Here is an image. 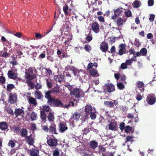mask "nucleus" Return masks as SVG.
I'll use <instances>...</instances> for the list:
<instances>
[{
  "label": "nucleus",
  "mask_w": 156,
  "mask_h": 156,
  "mask_svg": "<svg viewBox=\"0 0 156 156\" xmlns=\"http://www.w3.org/2000/svg\"><path fill=\"white\" fill-rule=\"evenodd\" d=\"M50 106L54 107H63L64 105L61 101L58 98H53L48 104Z\"/></svg>",
  "instance_id": "f257e3e1"
},
{
  "label": "nucleus",
  "mask_w": 156,
  "mask_h": 156,
  "mask_svg": "<svg viewBox=\"0 0 156 156\" xmlns=\"http://www.w3.org/2000/svg\"><path fill=\"white\" fill-rule=\"evenodd\" d=\"M27 71V72H25V76L27 79L32 80L36 78V75L34 74H33L34 70L32 68L30 67L28 69Z\"/></svg>",
  "instance_id": "f03ea898"
},
{
  "label": "nucleus",
  "mask_w": 156,
  "mask_h": 156,
  "mask_svg": "<svg viewBox=\"0 0 156 156\" xmlns=\"http://www.w3.org/2000/svg\"><path fill=\"white\" fill-rule=\"evenodd\" d=\"M70 95L74 98H78L81 97L83 94V91L80 89L76 88L70 92Z\"/></svg>",
  "instance_id": "7ed1b4c3"
},
{
  "label": "nucleus",
  "mask_w": 156,
  "mask_h": 156,
  "mask_svg": "<svg viewBox=\"0 0 156 156\" xmlns=\"http://www.w3.org/2000/svg\"><path fill=\"white\" fill-rule=\"evenodd\" d=\"M94 110L92 108V106L90 105H86L84 107V112L85 114H84L83 117L87 119L89 118L90 113Z\"/></svg>",
  "instance_id": "20e7f679"
},
{
  "label": "nucleus",
  "mask_w": 156,
  "mask_h": 156,
  "mask_svg": "<svg viewBox=\"0 0 156 156\" xmlns=\"http://www.w3.org/2000/svg\"><path fill=\"white\" fill-rule=\"evenodd\" d=\"M146 101L150 105H152L154 104L156 101V98L155 95L152 94H149L147 96Z\"/></svg>",
  "instance_id": "39448f33"
},
{
  "label": "nucleus",
  "mask_w": 156,
  "mask_h": 156,
  "mask_svg": "<svg viewBox=\"0 0 156 156\" xmlns=\"http://www.w3.org/2000/svg\"><path fill=\"white\" fill-rule=\"evenodd\" d=\"M43 93L44 94L45 98L48 100L47 103L48 104L53 98L51 95L52 92L51 90H45L44 91Z\"/></svg>",
  "instance_id": "423d86ee"
},
{
  "label": "nucleus",
  "mask_w": 156,
  "mask_h": 156,
  "mask_svg": "<svg viewBox=\"0 0 156 156\" xmlns=\"http://www.w3.org/2000/svg\"><path fill=\"white\" fill-rule=\"evenodd\" d=\"M114 14L112 16L111 18L113 20H115L123 12V9L122 8H118L116 9H113Z\"/></svg>",
  "instance_id": "0eeeda50"
},
{
  "label": "nucleus",
  "mask_w": 156,
  "mask_h": 156,
  "mask_svg": "<svg viewBox=\"0 0 156 156\" xmlns=\"http://www.w3.org/2000/svg\"><path fill=\"white\" fill-rule=\"evenodd\" d=\"M47 143L50 146L56 147L58 144V140L55 137L54 138H50L47 140Z\"/></svg>",
  "instance_id": "6e6552de"
},
{
  "label": "nucleus",
  "mask_w": 156,
  "mask_h": 156,
  "mask_svg": "<svg viewBox=\"0 0 156 156\" xmlns=\"http://www.w3.org/2000/svg\"><path fill=\"white\" fill-rule=\"evenodd\" d=\"M17 95L16 94L14 93L13 94H10L9 96V102L11 104L15 103L17 101Z\"/></svg>",
  "instance_id": "1a4fd4ad"
},
{
  "label": "nucleus",
  "mask_w": 156,
  "mask_h": 156,
  "mask_svg": "<svg viewBox=\"0 0 156 156\" xmlns=\"http://www.w3.org/2000/svg\"><path fill=\"white\" fill-rule=\"evenodd\" d=\"M25 138L26 142L30 146L33 145L34 143V138L32 134L27 136Z\"/></svg>",
  "instance_id": "9d476101"
},
{
  "label": "nucleus",
  "mask_w": 156,
  "mask_h": 156,
  "mask_svg": "<svg viewBox=\"0 0 156 156\" xmlns=\"http://www.w3.org/2000/svg\"><path fill=\"white\" fill-rule=\"evenodd\" d=\"M104 86L106 88V90L109 93L113 92L115 90V86L112 83L105 84Z\"/></svg>",
  "instance_id": "9b49d317"
},
{
  "label": "nucleus",
  "mask_w": 156,
  "mask_h": 156,
  "mask_svg": "<svg viewBox=\"0 0 156 156\" xmlns=\"http://www.w3.org/2000/svg\"><path fill=\"white\" fill-rule=\"evenodd\" d=\"M93 31L96 33H99L100 30V25L97 22H93L91 26Z\"/></svg>",
  "instance_id": "f8f14e48"
},
{
  "label": "nucleus",
  "mask_w": 156,
  "mask_h": 156,
  "mask_svg": "<svg viewBox=\"0 0 156 156\" xmlns=\"http://www.w3.org/2000/svg\"><path fill=\"white\" fill-rule=\"evenodd\" d=\"M58 128L59 129V131L60 133L64 132L68 129V127L66 123H64L62 122L60 123L58 126Z\"/></svg>",
  "instance_id": "ddd939ff"
},
{
  "label": "nucleus",
  "mask_w": 156,
  "mask_h": 156,
  "mask_svg": "<svg viewBox=\"0 0 156 156\" xmlns=\"http://www.w3.org/2000/svg\"><path fill=\"white\" fill-rule=\"evenodd\" d=\"M120 49L118 52L119 55H122L126 53V45L125 44H121L119 46Z\"/></svg>",
  "instance_id": "4468645a"
},
{
  "label": "nucleus",
  "mask_w": 156,
  "mask_h": 156,
  "mask_svg": "<svg viewBox=\"0 0 156 156\" xmlns=\"http://www.w3.org/2000/svg\"><path fill=\"white\" fill-rule=\"evenodd\" d=\"M108 49V46L107 43L105 42H102L100 45V49L102 52H106Z\"/></svg>",
  "instance_id": "2eb2a0df"
},
{
  "label": "nucleus",
  "mask_w": 156,
  "mask_h": 156,
  "mask_svg": "<svg viewBox=\"0 0 156 156\" xmlns=\"http://www.w3.org/2000/svg\"><path fill=\"white\" fill-rule=\"evenodd\" d=\"M144 84L141 81H139L137 82L136 83V88H139L140 90V92H143L144 90Z\"/></svg>",
  "instance_id": "dca6fc26"
},
{
  "label": "nucleus",
  "mask_w": 156,
  "mask_h": 156,
  "mask_svg": "<svg viewBox=\"0 0 156 156\" xmlns=\"http://www.w3.org/2000/svg\"><path fill=\"white\" fill-rule=\"evenodd\" d=\"M56 126L55 124H51L49 128V132L50 133H54L57 134L58 133L56 132Z\"/></svg>",
  "instance_id": "f3484780"
},
{
  "label": "nucleus",
  "mask_w": 156,
  "mask_h": 156,
  "mask_svg": "<svg viewBox=\"0 0 156 156\" xmlns=\"http://www.w3.org/2000/svg\"><path fill=\"white\" fill-rule=\"evenodd\" d=\"M98 142L94 140H92L90 142L89 144V147L90 148L94 150L98 146Z\"/></svg>",
  "instance_id": "a211bd4d"
},
{
  "label": "nucleus",
  "mask_w": 156,
  "mask_h": 156,
  "mask_svg": "<svg viewBox=\"0 0 156 156\" xmlns=\"http://www.w3.org/2000/svg\"><path fill=\"white\" fill-rule=\"evenodd\" d=\"M65 76H63L62 74L54 76V79L56 81L61 83L62 81H65L64 80Z\"/></svg>",
  "instance_id": "6ab92c4d"
},
{
  "label": "nucleus",
  "mask_w": 156,
  "mask_h": 156,
  "mask_svg": "<svg viewBox=\"0 0 156 156\" xmlns=\"http://www.w3.org/2000/svg\"><path fill=\"white\" fill-rule=\"evenodd\" d=\"M7 123L4 122H0V129L3 131L6 130L7 131L9 129Z\"/></svg>",
  "instance_id": "aec40b11"
},
{
  "label": "nucleus",
  "mask_w": 156,
  "mask_h": 156,
  "mask_svg": "<svg viewBox=\"0 0 156 156\" xmlns=\"http://www.w3.org/2000/svg\"><path fill=\"white\" fill-rule=\"evenodd\" d=\"M51 90L52 93H53L54 94H58L61 92L60 87L57 84L55 87Z\"/></svg>",
  "instance_id": "412c9836"
},
{
  "label": "nucleus",
  "mask_w": 156,
  "mask_h": 156,
  "mask_svg": "<svg viewBox=\"0 0 156 156\" xmlns=\"http://www.w3.org/2000/svg\"><path fill=\"white\" fill-rule=\"evenodd\" d=\"M14 113L16 117H17L21 115H23L24 113V110L21 108H16L15 111Z\"/></svg>",
  "instance_id": "4be33fe9"
},
{
  "label": "nucleus",
  "mask_w": 156,
  "mask_h": 156,
  "mask_svg": "<svg viewBox=\"0 0 156 156\" xmlns=\"http://www.w3.org/2000/svg\"><path fill=\"white\" fill-rule=\"evenodd\" d=\"M29 98L28 99L29 103L30 104L34 106H36L37 105V103L36 99L30 96H29Z\"/></svg>",
  "instance_id": "5701e85b"
},
{
  "label": "nucleus",
  "mask_w": 156,
  "mask_h": 156,
  "mask_svg": "<svg viewBox=\"0 0 156 156\" xmlns=\"http://www.w3.org/2000/svg\"><path fill=\"white\" fill-rule=\"evenodd\" d=\"M116 123L112 121L108 125V128L110 130H116Z\"/></svg>",
  "instance_id": "b1692460"
},
{
  "label": "nucleus",
  "mask_w": 156,
  "mask_h": 156,
  "mask_svg": "<svg viewBox=\"0 0 156 156\" xmlns=\"http://www.w3.org/2000/svg\"><path fill=\"white\" fill-rule=\"evenodd\" d=\"M8 77L11 79L15 80L16 78V75L13 71L9 70L7 73Z\"/></svg>",
  "instance_id": "393cba45"
},
{
  "label": "nucleus",
  "mask_w": 156,
  "mask_h": 156,
  "mask_svg": "<svg viewBox=\"0 0 156 156\" xmlns=\"http://www.w3.org/2000/svg\"><path fill=\"white\" fill-rule=\"evenodd\" d=\"M126 20L122 19L121 18H118L116 20V23H117L118 27H122L123 24L124 22H125Z\"/></svg>",
  "instance_id": "a878e982"
},
{
  "label": "nucleus",
  "mask_w": 156,
  "mask_h": 156,
  "mask_svg": "<svg viewBox=\"0 0 156 156\" xmlns=\"http://www.w3.org/2000/svg\"><path fill=\"white\" fill-rule=\"evenodd\" d=\"M80 114L76 112L73 113V115L71 117V119L77 120L80 118Z\"/></svg>",
  "instance_id": "bb28decb"
},
{
  "label": "nucleus",
  "mask_w": 156,
  "mask_h": 156,
  "mask_svg": "<svg viewBox=\"0 0 156 156\" xmlns=\"http://www.w3.org/2000/svg\"><path fill=\"white\" fill-rule=\"evenodd\" d=\"M39 153L38 150L33 149L30 151V155L31 156H38Z\"/></svg>",
  "instance_id": "cd10ccee"
},
{
  "label": "nucleus",
  "mask_w": 156,
  "mask_h": 156,
  "mask_svg": "<svg viewBox=\"0 0 156 156\" xmlns=\"http://www.w3.org/2000/svg\"><path fill=\"white\" fill-rule=\"evenodd\" d=\"M104 104L105 105L111 108H113L114 106L113 102L112 101H104Z\"/></svg>",
  "instance_id": "c85d7f7f"
},
{
  "label": "nucleus",
  "mask_w": 156,
  "mask_h": 156,
  "mask_svg": "<svg viewBox=\"0 0 156 156\" xmlns=\"http://www.w3.org/2000/svg\"><path fill=\"white\" fill-rule=\"evenodd\" d=\"M41 92L39 91H36L34 93V95L36 98L40 99L43 98V96L42 95Z\"/></svg>",
  "instance_id": "c756f323"
},
{
  "label": "nucleus",
  "mask_w": 156,
  "mask_h": 156,
  "mask_svg": "<svg viewBox=\"0 0 156 156\" xmlns=\"http://www.w3.org/2000/svg\"><path fill=\"white\" fill-rule=\"evenodd\" d=\"M27 131L26 129L23 128L21 130L20 134L22 137H26L27 136Z\"/></svg>",
  "instance_id": "7c9ffc66"
},
{
  "label": "nucleus",
  "mask_w": 156,
  "mask_h": 156,
  "mask_svg": "<svg viewBox=\"0 0 156 156\" xmlns=\"http://www.w3.org/2000/svg\"><path fill=\"white\" fill-rule=\"evenodd\" d=\"M41 118L42 121L44 122H46V115L44 111H41Z\"/></svg>",
  "instance_id": "2f4dec72"
},
{
  "label": "nucleus",
  "mask_w": 156,
  "mask_h": 156,
  "mask_svg": "<svg viewBox=\"0 0 156 156\" xmlns=\"http://www.w3.org/2000/svg\"><path fill=\"white\" fill-rule=\"evenodd\" d=\"M90 75L93 76H99L96 70L95 69H92L89 71Z\"/></svg>",
  "instance_id": "473e14b6"
},
{
  "label": "nucleus",
  "mask_w": 156,
  "mask_h": 156,
  "mask_svg": "<svg viewBox=\"0 0 156 156\" xmlns=\"http://www.w3.org/2000/svg\"><path fill=\"white\" fill-rule=\"evenodd\" d=\"M91 30L90 29L89 31V34L87 36L86 38V40L88 42H90L92 39L93 37L92 34H91Z\"/></svg>",
  "instance_id": "72a5a7b5"
},
{
  "label": "nucleus",
  "mask_w": 156,
  "mask_h": 156,
  "mask_svg": "<svg viewBox=\"0 0 156 156\" xmlns=\"http://www.w3.org/2000/svg\"><path fill=\"white\" fill-rule=\"evenodd\" d=\"M48 120L50 122H52L54 121V116L53 114L51 112L49 113L48 116Z\"/></svg>",
  "instance_id": "f704fd0d"
},
{
  "label": "nucleus",
  "mask_w": 156,
  "mask_h": 156,
  "mask_svg": "<svg viewBox=\"0 0 156 156\" xmlns=\"http://www.w3.org/2000/svg\"><path fill=\"white\" fill-rule=\"evenodd\" d=\"M15 86L12 83H9L7 86L6 90L8 92H11V90L14 88Z\"/></svg>",
  "instance_id": "c9c22d12"
},
{
  "label": "nucleus",
  "mask_w": 156,
  "mask_h": 156,
  "mask_svg": "<svg viewBox=\"0 0 156 156\" xmlns=\"http://www.w3.org/2000/svg\"><path fill=\"white\" fill-rule=\"evenodd\" d=\"M96 112L94 109V111L92 112L90 114V117L92 120L95 119L96 118Z\"/></svg>",
  "instance_id": "e433bc0d"
},
{
  "label": "nucleus",
  "mask_w": 156,
  "mask_h": 156,
  "mask_svg": "<svg viewBox=\"0 0 156 156\" xmlns=\"http://www.w3.org/2000/svg\"><path fill=\"white\" fill-rule=\"evenodd\" d=\"M83 48L86 51L89 53H90L92 49L91 47L89 44H85L83 47Z\"/></svg>",
  "instance_id": "4c0bfd02"
},
{
  "label": "nucleus",
  "mask_w": 156,
  "mask_h": 156,
  "mask_svg": "<svg viewBox=\"0 0 156 156\" xmlns=\"http://www.w3.org/2000/svg\"><path fill=\"white\" fill-rule=\"evenodd\" d=\"M20 126L19 125L17 126L14 125L12 126V129L14 131V132H16L17 133H19L20 131Z\"/></svg>",
  "instance_id": "58836bf2"
},
{
  "label": "nucleus",
  "mask_w": 156,
  "mask_h": 156,
  "mask_svg": "<svg viewBox=\"0 0 156 156\" xmlns=\"http://www.w3.org/2000/svg\"><path fill=\"white\" fill-rule=\"evenodd\" d=\"M80 153L82 156H88V151L85 149H83L81 150Z\"/></svg>",
  "instance_id": "ea45409f"
},
{
  "label": "nucleus",
  "mask_w": 156,
  "mask_h": 156,
  "mask_svg": "<svg viewBox=\"0 0 156 156\" xmlns=\"http://www.w3.org/2000/svg\"><path fill=\"white\" fill-rule=\"evenodd\" d=\"M30 118L32 121H34L37 120V115L36 113L33 112L31 115Z\"/></svg>",
  "instance_id": "a19ab883"
},
{
  "label": "nucleus",
  "mask_w": 156,
  "mask_h": 156,
  "mask_svg": "<svg viewBox=\"0 0 156 156\" xmlns=\"http://www.w3.org/2000/svg\"><path fill=\"white\" fill-rule=\"evenodd\" d=\"M46 82L47 87L48 88H51L52 87V84L51 80H50L47 79Z\"/></svg>",
  "instance_id": "79ce46f5"
},
{
  "label": "nucleus",
  "mask_w": 156,
  "mask_h": 156,
  "mask_svg": "<svg viewBox=\"0 0 156 156\" xmlns=\"http://www.w3.org/2000/svg\"><path fill=\"white\" fill-rule=\"evenodd\" d=\"M140 54L142 56L145 55L147 53V49L145 48H142L140 50Z\"/></svg>",
  "instance_id": "37998d69"
},
{
  "label": "nucleus",
  "mask_w": 156,
  "mask_h": 156,
  "mask_svg": "<svg viewBox=\"0 0 156 156\" xmlns=\"http://www.w3.org/2000/svg\"><path fill=\"white\" fill-rule=\"evenodd\" d=\"M132 127L129 126H127L125 127L124 129L125 133H129L130 132L132 129Z\"/></svg>",
  "instance_id": "c03bdc74"
},
{
  "label": "nucleus",
  "mask_w": 156,
  "mask_h": 156,
  "mask_svg": "<svg viewBox=\"0 0 156 156\" xmlns=\"http://www.w3.org/2000/svg\"><path fill=\"white\" fill-rule=\"evenodd\" d=\"M8 144L9 146H10L11 147L13 148L15 147V143L13 140H10Z\"/></svg>",
  "instance_id": "a18cd8bd"
},
{
  "label": "nucleus",
  "mask_w": 156,
  "mask_h": 156,
  "mask_svg": "<svg viewBox=\"0 0 156 156\" xmlns=\"http://www.w3.org/2000/svg\"><path fill=\"white\" fill-rule=\"evenodd\" d=\"M98 148L99 150V153H102L105 151L106 149L105 147H103L102 145H100L98 146Z\"/></svg>",
  "instance_id": "49530a36"
},
{
  "label": "nucleus",
  "mask_w": 156,
  "mask_h": 156,
  "mask_svg": "<svg viewBox=\"0 0 156 156\" xmlns=\"http://www.w3.org/2000/svg\"><path fill=\"white\" fill-rule=\"evenodd\" d=\"M117 86L118 88L120 90H122L124 87V85L121 83H117Z\"/></svg>",
  "instance_id": "de8ad7c7"
},
{
  "label": "nucleus",
  "mask_w": 156,
  "mask_h": 156,
  "mask_svg": "<svg viewBox=\"0 0 156 156\" xmlns=\"http://www.w3.org/2000/svg\"><path fill=\"white\" fill-rule=\"evenodd\" d=\"M125 15L127 17H129L132 16V12L130 10H128L124 12Z\"/></svg>",
  "instance_id": "09e8293b"
},
{
  "label": "nucleus",
  "mask_w": 156,
  "mask_h": 156,
  "mask_svg": "<svg viewBox=\"0 0 156 156\" xmlns=\"http://www.w3.org/2000/svg\"><path fill=\"white\" fill-rule=\"evenodd\" d=\"M91 130V129L89 128H86L83 130V134H86Z\"/></svg>",
  "instance_id": "8fccbe9b"
},
{
  "label": "nucleus",
  "mask_w": 156,
  "mask_h": 156,
  "mask_svg": "<svg viewBox=\"0 0 156 156\" xmlns=\"http://www.w3.org/2000/svg\"><path fill=\"white\" fill-rule=\"evenodd\" d=\"M68 9V7L66 5H65V6L63 7V10L66 15H67L68 14V12H67Z\"/></svg>",
  "instance_id": "3c124183"
},
{
  "label": "nucleus",
  "mask_w": 156,
  "mask_h": 156,
  "mask_svg": "<svg viewBox=\"0 0 156 156\" xmlns=\"http://www.w3.org/2000/svg\"><path fill=\"white\" fill-rule=\"evenodd\" d=\"M133 5L136 8H138L140 7L139 2L138 1L136 0L133 3Z\"/></svg>",
  "instance_id": "603ef678"
},
{
  "label": "nucleus",
  "mask_w": 156,
  "mask_h": 156,
  "mask_svg": "<svg viewBox=\"0 0 156 156\" xmlns=\"http://www.w3.org/2000/svg\"><path fill=\"white\" fill-rule=\"evenodd\" d=\"M125 123L123 122H122L119 124V128L121 130H123L125 129Z\"/></svg>",
  "instance_id": "864d4df0"
},
{
  "label": "nucleus",
  "mask_w": 156,
  "mask_h": 156,
  "mask_svg": "<svg viewBox=\"0 0 156 156\" xmlns=\"http://www.w3.org/2000/svg\"><path fill=\"white\" fill-rule=\"evenodd\" d=\"M6 80L5 78L3 76H0V83L4 84Z\"/></svg>",
  "instance_id": "5fc2aeb1"
},
{
  "label": "nucleus",
  "mask_w": 156,
  "mask_h": 156,
  "mask_svg": "<svg viewBox=\"0 0 156 156\" xmlns=\"http://www.w3.org/2000/svg\"><path fill=\"white\" fill-rule=\"evenodd\" d=\"M120 67L122 69H125L127 68V66L125 62L122 63L121 64Z\"/></svg>",
  "instance_id": "6e6d98bb"
},
{
  "label": "nucleus",
  "mask_w": 156,
  "mask_h": 156,
  "mask_svg": "<svg viewBox=\"0 0 156 156\" xmlns=\"http://www.w3.org/2000/svg\"><path fill=\"white\" fill-rule=\"evenodd\" d=\"M35 37L37 39H41L43 37L41 34L37 33H35Z\"/></svg>",
  "instance_id": "4d7b16f0"
},
{
  "label": "nucleus",
  "mask_w": 156,
  "mask_h": 156,
  "mask_svg": "<svg viewBox=\"0 0 156 156\" xmlns=\"http://www.w3.org/2000/svg\"><path fill=\"white\" fill-rule=\"evenodd\" d=\"M6 110H7V112L8 113L10 114H13V110L10 108L8 107L6 109Z\"/></svg>",
  "instance_id": "13d9d810"
},
{
  "label": "nucleus",
  "mask_w": 156,
  "mask_h": 156,
  "mask_svg": "<svg viewBox=\"0 0 156 156\" xmlns=\"http://www.w3.org/2000/svg\"><path fill=\"white\" fill-rule=\"evenodd\" d=\"M42 129L46 132H49V128L48 127L46 126H44L42 127Z\"/></svg>",
  "instance_id": "bf43d9fd"
},
{
  "label": "nucleus",
  "mask_w": 156,
  "mask_h": 156,
  "mask_svg": "<svg viewBox=\"0 0 156 156\" xmlns=\"http://www.w3.org/2000/svg\"><path fill=\"white\" fill-rule=\"evenodd\" d=\"M133 141V140L132 136H127L126 137V142H129V141L132 142Z\"/></svg>",
  "instance_id": "052dcab7"
},
{
  "label": "nucleus",
  "mask_w": 156,
  "mask_h": 156,
  "mask_svg": "<svg viewBox=\"0 0 156 156\" xmlns=\"http://www.w3.org/2000/svg\"><path fill=\"white\" fill-rule=\"evenodd\" d=\"M73 66H71L69 65L67 66L65 68V70L66 71L71 70L72 71L73 69Z\"/></svg>",
  "instance_id": "680f3d73"
},
{
  "label": "nucleus",
  "mask_w": 156,
  "mask_h": 156,
  "mask_svg": "<svg viewBox=\"0 0 156 156\" xmlns=\"http://www.w3.org/2000/svg\"><path fill=\"white\" fill-rule=\"evenodd\" d=\"M134 45L136 47H138L140 45L138 40L135 39L134 42Z\"/></svg>",
  "instance_id": "e2e57ef3"
},
{
  "label": "nucleus",
  "mask_w": 156,
  "mask_h": 156,
  "mask_svg": "<svg viewBox=\"0 0 156 156\" xmlns=\"http://www.w3.org/2000/svg\"><path fill=\"white\" fill-rule=\"evenodd\" d=\"M31 130L34 131V130L36 129V126L35 124L33 123L31 125Z\"/></svg>",
  "instance_id": "0e129e2a"
},
{
  "label": "nucleus",
  "mask_w": 156,
  "mask_h": 156,
  "mask_svg": "<svg viewBox=\"0 0 156 156\" xmlns=\"http://www.w3.org/2000/svg\"><path fill=\"white\" fill-rule=\"evenodd\" d=\"M155 15L154 14H151L150 16L149 19L150 21L151 22H153L155 18Z\"/></svg>",
  "instance_id": "69168bd1"
},
{
  "label": "nucleus",
  "mask_w": 156,
  "mask_h": 156,
  "mask_svg": "<svg viewBox=\"0 0 156 156\" xmlns=\"http://www.w3.org/2000/svg\"><path fill=\"white\" fill-rule=\"evenodd\" d=\"M44 110L46 112H48L49 111L50 107L48 106L44 105L43 107Z\"/></svg>",
  "instance_id": "338daca9"
},
{
  "label": "nucleus",
  "mask_w": 156,
  "mask_h": 156,
  "mask_svg": "<svg viewBox=\"0 0 156 156\" xmlns=\"http://www.w3.org/2000/svg\"><path fill=\"white\" fill-rule=\"evenodd\" d=\"M53 156H58L59 155V153L58 151L54 150L53 151Z\"/></svg>",
  "instance_id": "774afa93"
}]
</instances>
